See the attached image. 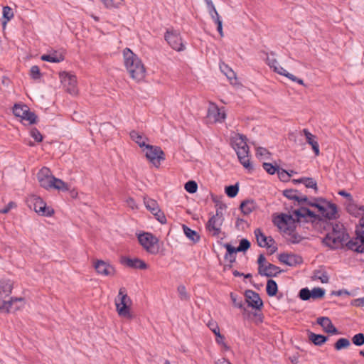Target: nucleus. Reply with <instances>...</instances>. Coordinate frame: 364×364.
<instances>
[{
	"label": "nucleus",
	"mask_w": 364,
	"mask_h": 364,
	"mask_svg": "<svg viewBox=\"0 0 364 364\" xmlns=\"http://www.w3.org/2000/svg\"><path fill=\"white\" fill-rule=\"evenodd\" d=\"M257 208V204L255 201L252 199H246L241 202L240 205V209L241 212L245 215H248L252 212H253Z\"/></svg>",
	"instance_id": "cd10ccee"
},
{
	"label": "nucleus",
	"mask_w": 364,
	"mask_h": 364,
	"mask_svg": "<svg viewBox=\"0 0 364 364\" xmlns=\"http://www.w3.org/2000/svg\"><path fill=\"white\" fill-rule=\"evenodd\" d=\"M178 296L182 301H188L190 299V296L186 291V288L184 285H179L178 287Z\"/></svg>",
	"instance_id": "09e8293b"
},
{
	"label": "nucleus",
	"mask_w": 364,
	"mask_h": 364,
	"mask_svg": "<svg viewBox=\"0 0 364 364\" xmlns=\"http://www.w3.org/2000/svg\"><path fill=\"white\" fill-rule=\"evenodd\" d=\"M61 82L63 84L66 91L71 94L75 95L77 93V77L75 75L63 71L60 73Z\"/></svg>",
	"instance_id": "ddd939ff"
},
{
	"label": "nucleus",
	"mask_w": 364,
	"mask_h": 364,
	"mask_svg": "<svg viewBox=\"0 0 364 364\" xmlns=\"http://www.w3.org/2000/svg\"><path fill=\"white\" fill-rule=\"evenodd\" d=\"M93 267L97 273L105 277H112L115 274V268L109 263L102 259H96L93 262Z\"/></svg>",
	"instance_id": "4468645a"
},
{
	"label": "nucleus",
	"mask_w": 364,
	"mask_h": 364,
	"mask_svg": "<svg viewBox=\"0 0 364 364\" xmlns=\"http://www.w3.org/2000/svg\"><path fill=\"white\" fill-rule=\"evenodd\" d=\"M262 166L264 169L271 175L274 174L275 173H277L279 167L277 165H273L271 163H267L264 162L262 164Z\"/></svg>",
	"instance_id": "603ef678"
},
{
	"label": "nucleus",
	"mask_w": 364,
	"mask_h": 364,
	"mask_svg": "<svg viewBox=\"0 0 364 364\" xmlns=\"http://www.w3.org/2000/svg\"><path fill=\"white\" fill-rule=\"evenodd\" d=\"M224 221V218H218L216 216H212L206 224V228L208 231L211 232V228L220 227Z\"/></svg>",
	"instance_id": "ea45409f"
},
{
	"label": "nucleus",
	"mask_w": 364,
	"mask_h": 364,
	"mask_svg": "<svg viewBox=\"0 0 364 364\" xmlns=\"http://www.w3.org/2000/svg\"><path fill=\"white\" fill-rule=\"evenodd\" d=\"M250 151H237V156L240 163L246 168L249 172L254 170L253 165L249 159Z\"/></svg>",
	"instance_id": "b1692460"
},
{
	"label": "nucleus",
	"mask_w": 364,
	"mask_h": 364,
	"mask_svg": "<svg viewBox=\"0 0 364 364\" xmlns=\"http://www.w3.org/2000/svg\"><path fill=\"white\" fill-rule=\"evenodd\" d=\"M311 201L306 196L301 193V190H297V205H306L316 208L318 213L325 218L329 220H336L339 218L338 213V206L326 198L322 197L312 198Z\"/></svg>",
	"instance_id": "f03ea898"
},
{
	"label": "nucleus",
	"mask_w": 364,
	"mask_h": 364,
	"mask_svg": "<svg viewBox=\"0 0 364 364\" xmlns=\"http://www.w3.org/2000/svg\"><path fill=\"white\" fill-rule=\"evenodd\" d=\"M283 272L284 270L281 269L280 267L268 262L265 267H264L262 271L259 272L258 274L261 276L271 278L277 277Z\"/></svg>",
	"instance_id": "4be33fe9"
},
{
	"label": "nucleus",
	"mask_w": 364,
	"mask_h": 364,
	"mask_svg": "<svg viewBox=\"0 0 364 364\" xmlns=\"http://www.w3.org/2000/svg\"><path fill=\"white\" fill-rule=\"evenodd\" d=\"M257 264H258V272L262 271V269L265 267V266L267 265V262H266V258L264 257V255L263 254H260L259 256H258V258H257Z\"/></svg>",
	"instance_id": "e2e57ef3"
},
{
	"label": "nucleus",
	"mask_w": 364,
	"mask_h": 364,
	"mask_svg": "<svg viewBox=\"0 0 364 364\" xmlns=\"http://www.w3.org/2000/svg\"><path fill=\"white\" fill-rule=\"evenodd\" d=\"M17 205L14 201H10L4 208L0 210V213L6 214L8 213L12 208H16Z\"/></svg>",
	"instance_id": "0e129e2a"
},
{
	"label": "nucleus",
	"mask_w": 364,
	"mask_h": 364,
	"mask_svg": "<svg viewBox=\"0 0 364 364\" xmlns=\"http://www.w3.org/2000/svg\"><path fill=\"white\" fill-rule=\"evenodd\" d=\"M119 301L115 300L116 309L119 316L132 319L134 316L130 312V306L132 305V300L127 295L126 289L122 287L119 291Z\"/></svg>",
	"instance_id": "39448f33"
},
{
	"label": "nucleus",
	"mask_w": 364,
	"mask_h": 364,
	"mask_svg": "<svg viewBox=\"0 0 364 364\" xmlns=\"http://www.w3.org/2000/svg\"><path fill=\"white\" fill-rule=\"evenodd\" d=\"M309 341L316 346H321L328 340V336L322 334H317L308 331Z\"/></svg>",
	"instance_id": "a878e982"
},
{
	"label": "nucleus",
	"mask_w": 364,
	"mask_h": 364,
	"mask_svg": "<svg viewBox=\"0 0 364 364\" xmlns=\"http://www.w3.org/2000/svg\"><path fill=\"white\" fill-rule=\"evenodd\" d=\"M144 203L145 207L149 211L155 208H157V205H159V204L156 200H154L149 197L144 198Z\"/></svg>",
	"instance_id": "5fc2aeb1"
},
{
	"label": "nucleus",
	"mask_w": 364,
	"mask_h": 364,
	"mask_svg": "<svg viewBox=\"0 0 364 364\" xmlns=\"http://www.w3.org/2000/svg\"><path fill=\"white\" fill-rule=\"evenodd\" d=\"M266 291H267V294L269 296L272 297V296H274L277 295V294L278 292V286H277V282L274 280H273L272 279H269L267 280Z\"/></svg>",
	"instance_id": "e433bc0d"
},
{
	"label": "nucleus",
	"mask_w": 364,
	"mask_h": 364,
	"mask_svg": "<svg viewBox=\"0 0 364 364\" xmlns=\"http://www.w3.org/2000/svg\"><path fill=\"white\" fill-rule=\"evenodd\" d=\"M220 70L226 75L232 85L237 83V77L235 73L225 63L220 64Z\"/></svg>",
	"instance_id": "7c9ffc66"
},
{
	"label": "nucleus",
	"mask_w": 364,
	"mask_h": 364,
	"mask_svg": "<svg viewBox=\"0 0 364 364\" xmlns=\"http://www.w3.org/2000/svg\"><path fill=\"white\" fill-rule=\"evenodd\" d=\"M124 66L130 77L139 82L145 77L146 69L141 59L129 48L123 50Z\"/></svg>",
	"instance_id": "7ed1b4c3"
},
{
	"label": "nucleus",
	"mask_w": 364,
	"mask_h": 364,
	"mask_svg": "<svg viewBox=\"0 0 364 364\" xmlns=\"http://www.w3.org/2000/svg\"><path fill=\"white\" fill-rule=\"evenodd\" d=\"M11 302L7 301H0V311H4L9 313L11 309Z\"/></svg>",
	"instance_id": "338daca9"
},
{
	"label": "nucleus",
	"mask_w": 364,
	"mask_h": 364,
	"mask_svg": "<svg viewBox=\"0 0 364 364\" xmlns=\"http://www.w3.org/2000/svg\"><path fill=\"white\" fill-rule=\"evenodd\" d=\"M352 342L356 346L364 345V333H359L354 335L352 338Z\"/></svg>",
	"instance_id": "6e6d98bb"
},
{
	"label": "nucleus",
	"mask_w": 364,
	"mask_h": 364,
	"mask_svg": "<svg viewBox=\"0 0 364 364\" xmlns=\"http://www.w3.org/2000/svg\"><path fill=\"white\" fill-rule=\"evenodd\" d=\"M220 245L222 242H219ZM223 246L226 249L227 252L224 257L225 260H228L230 263H234L236 260V253L238 252L235 247L229 243L223 244Z\"/></svg>",
	"instance_id": "c756f323"
},
{
	"label": "nucleus",
	"mask_w": 364,
	"mask_h": 364,
	"mask_svg": "<svg viewBox=\"0 0 364 364\" xmlns=\"http://www.w3.org/2000/svg\"><path fill=\"white\" fill-rule=\"evenodd\" d=\"M30 76L33 80H38L41 77L40 68L38 65H33L30 70Z\"/></svg>",
	"instance_id": "4d7b16f0"
},
{
	"label": "nucleus",
	"mask_w": 364,
	"mask_h": 364,
	"mask_svg": "<svg viewBox=\"0 0 364 364\" xmlns=\"http://www.w3.org/2000/svg\"><path fill=\"white\" fill-rule=\"evenodd\" d=\"M316 323L323 328L325 333L331 335H338L340 333L338 328L333 324L331 320L328 317H318Z\"/></svg>",
	"instance_id": "dca6fc26"
},
{
	"label": "nucleus",
	"mask_w": 364,
	"mask_h": 364,
	"mask_svg": "<svg viewBox=\"0 0 364 364\" xmlns=\"http://www.w3.org/2000/svg\"><path fill=\"white\" fill-rule=\"evenodd\" d=\"M27 106L26 105H18L16 104L13 107V113L14 114L22 119L25 109H27Z\"/></svg>",
	"instance_id": "a18cd8bd"
},
{
	"label": "nucleus",
	"mask_w": 364,
	"mask_h": 364,
	"mask_svg": "<svg viewBox=\"0 0 364 364\" xmlns=\"http://www.w3.org/2000/svg\"><path fill=\"white\" fill-rule=\"evenodd\" d=\"M283 195L292 200L294 205H296V190L286 189L283 191Z\"/></svg>",
	"instance_id": "13d9d810"
},
{
	"label": "nucleus",
	"mask_w": 364,
	"mask_h": 364,
	"mask_svg": "<svg viewBox=\"0 0 364 364\" xmlns=\"http://www.w3.org/2000/svg\"><path fill=\"white\" fill-rule=\"evenodd\" d=\"M144 151L147 159L156 167H159L161 161L165 160V154L159 146L147 144Z\"/></svg>",
	"instance_id": "9d476101"
},
{
	"label": "nucleus",
	"mask_w": 364,
	"mask_h": 364,
	"mask_svg": "<svg viewBox=\"0 0 364 364\" xmlns=\"http://www.w3.org/2000/svg\"><path fill=\"white\" fill-rule=\"evenodd\" d=\"M239 192V183L225 186V193L230 198H235Z\"/></svg>",
	"instance_id": "37998d69"
},
{
	"label": "nucleus",
	"mask_w": 364,
	"mask_h": 364,
	"mask_svg": "<svg viewBox=\"0 0 364 364\" xmlns=\"http://www.w3.org/2000/svg\"><path fill=\"white\" fill-rule=\"evenodd\" d=\"M37 115L30 110L28 107L25 109L24 114L21 119L28 121L30 124H34L37 122Z\"/></svg>",
	"instance_id": "a19ab883"
},
{
	"label": "nucleus",
	"mask_w": 364,
	"mask_h": 364,
	"mask_svg": "<svg viewBox=\"0 0 364 364\" xmlns=\"http://www.w3.org/2000/svg\"><path fill=\"white\" fill-rule=\"evenodd\" d=\"M130 137L131 139L135 141L138 145L142 148L147 145L145 142V140H147L148 139L146 137H144L142 135H141L138 132L136 131H132L130 132Z\"/></svg>",
	"instance_id": "4c0bfd02"
},
{
	"label": "nucleus",
	"mask_w": 364,
	"mask_h": 364,
	"mask_svg": "<svg viewBox=\"0 0 364 364\" xmlns=\"http://www.w3.org/2000/svg\"><path fill=\"white\" fill-rule=\"evenodd\" d=\"M254 233L257 245L261 247H264L269 242L275 243L274 240L271 236L267 237L259 228L255 229Z\"/></svg>",
	"instance_id": "393cba45"
},
{
	"label": "nucleus",
	"mask_w": 364,
	"mask_h": 364,
	"mask_svg": "<svg viewBox=\"0 0 364 364\" xmlns=\"http://www.w3.org/2000/svg\"><path fill=\"white\" fill-rule=\"evenodd\" d=\"M230 296L234 306L241 309H242L245 311L246 310L245 308H244L243 306V302L241 297L238 298L237 295L232 292L230 293Z\"/></svg>",
	"instance_id": "49530a36"
},
{
	"label": "nucleus",
	"mask_w": 364,
	"mask_h": 364,
	"mask_svg": "<svg viewBox=\"0 0 364 364\" xmlns=\"http://www.w3.org/2000/svg\"><path fill=\"white\" fill-rule=\"evenodd\" d=\"M245 301L249 307L260 311L263 307V301L258 293L248 289L245 292Z\"/></svg>",
	"instance_id": "2eb2a0df"
},
{
	"label": "nucleus",
	"mask_w": 364,
	"mask_h": 364,
	"mask_svg": "<svg viewBox=\"0 0 364 364\" xmlns=\"http://www.w3.org/2000/svg\"><path fill=\"white\" fill-rule=\"evenodd\" d=\"M304 185L307 188H313L317 190V183L316 180L311 177H301L297 178V186Z\"/></svg>",
	"instance_id": "473e14b6"
},
{
	"label": "nucleus",
	"mask_w": 364,
	"mask_h": 364,
	"mask_svg": "<svg viewBox=\"0 0 364 364\" xmlns=\"http://www.w3.org/2000/svg\"><path fill=\"white\" fill-rule=\"evenodd\" d=\"M30 134L36 142H41L43 139V135L37 128H32L31 129Z\"/></svg>",
	"instance_id": "bf43d9fd"
},
{
	"label": "nucleus",
	"mask_w": 364,
	"mask_h": 364,
	"mask_svg": "<svg viewBox=\"0 0 364 364\" xmlns=\"http://www.w3.org/2000/svg\"><path fill=\"white\" fill-rule=\"evenodd\" d=\"M323 218L324 217L321 213L316 214L307 207L301 205L297 208V223L304 221L318 225L323 221Z\"/></svg>",
	"instance_id": "1a4fd4ad"
},
{
	"label": "nucleus",
	"mask_w": 364,
	"mask_h": 364,
	"mask_svg": "<svg viewBox=\"0 0 364 364\" xmlns=\"http://www.w3.org/2000/svg\"><path fill=\"white\" fill-rule=\"evenodd\" d=\"M184 188L189 193H195L198 190V184L195 181L190 180L185 183Z\"/></svg>",
	"instance_id": "de8ad7c7"
},
{
	"label": "nucleus",
	"mask_w": 364,
	"mask_h": 364,
	"mask_svg": "<svg viewBox=\"0 0 364 364\" xmlns=\"http://www.w3.org/2000/svg\"><path fill=\"white\" fill-rule=\"evenodd\" d=\"M183 230L185 235L194 243H197L200 241V237L199 234L196 231L188 226L183 225Z\"/></svg>",
	"instance_id": "f704fd0d"
},
{
	"label": "nucleus",
	"mask_w": 364,
	"mask_h": 364,
	"mask_svg": "<svg viewBox=\"0 0 364 364\" xmlns=\"http://www.w3.org/2000/svg\"><path fill=\"white\" fill-rule=\"evenodd\" d=\"M355 237L350 239L348 232H338L336 235L326 234L323 244L331 250H336L346 246L348 250L356 253H364V230L356 229Z\"/></svg>",
	"instance_id": "f257e3e1"
},
{
	"label": "nucleus",
	"mask_w": 364,
	"mask_h": 364,
	"mask_svg": "<svg viewBox=\"0 0 364 364\" xmlns=\"http://www.w3.org/2000/svg\"><path fill=\"white\" fill-rule=\"evenodd\" d=\"M14 17V12L12 9L8 6L3 7V18L4 21L2 22L3 26L4 27L6 23Z\"/></svg>",
	"instance_id": "c03bdc74"
},
{
	"label": "nucleus",
	"mask_w": 364,
	"mask_h": 364,
	"mask_svg": "<svg viewBox=\"0 0 364 364\" xmlns=\"http://www.w3.org/2000/svg\"><path fill=\"white\" fill-rule=\"evenodd\" d=\"M250 242L247 239L243 238L240 241L239 246L235 247V249L237 250V252H245L250 249Z\"/></svg>",
	"instance_id": "8fccbe9b"
},
{
	"label": "nucleus",
	"mask_w": 364,
	"mask_h": 364,
	"mask_svg": "<svg viewBox=\"0 0 364 364\" xmlns=\"http://www.w3.org/2000/svg\"><path fill=\"white\" fill-rule=\"evenodd\" d=\"M50 172L49 168L44 167L38 173L40 186L46 189L51 188V183L54 176L50 174Z\"/></svg>",
	"instance_id": "f3484780"
},
{
	"label": "nucleus",
	"mask_w": 364,
	"mask_h": 364,
	"mask_svg": "<svg viewBox=\"0 0 364 364\" xmlns=\"http://www.w3.org/2000/svg\"><path fill=\"white\" fill-rule=\"evenodd\" d=\"M13 284L9 279H1L0 281V295L4 294L6 296L11 293Z\"/></svg>",
	"instance_id": "c9c22d12"
},
{
	"label": "nucleus",
	"mask_w": 364,
	"mask_h": 364,
	"mask_svg": "<svg viewBox=\"0 0 364 364\" xmlns=\"http://www.w3.org/2000/svg\"><path fill=\"white\" fill-rule=\"evenodd\" d=\"M51 188L56 189L61 191H69L68 185L65 183L63 180L57 178L55 176L53 178V183H51Z\"/></svg>",
	"instance_id": "58836bf2"
},
{
	"label": "nucleus",
	"mask_w": 364,
	"mask_h": 364,
	"mask_svg": "<svg viewBox=\"0 0 364 364\" xmlns=\"http://www.w3.org/2000/svg\"><path fill=\"white\" fill-rule=\"evenodd\" d=\"M267 64L269 65V66L270 68H273L275 72H277V73H279V74H280L282 75L287 77L288 78H289L292 81H296V76L295 75H292L291 73H289L282 67L277 65L278 64V63H277L276 59H274L273 58H271L269 57H267Z\"/></svg>",
	"instance_id": "5701e85b"
},
{
	"label": "nucleus",
	"mask_w": 364,
	"mask_h": 364,
	"mask_svg": "<svg viewBox=\"0 0 364 364\" xmlns=\"http://www.w3.org/2000/svg\"><path fill=\"white\" fill-rule=\"evenodd\" d=\"M278 259L289 266L296 265V255L294 254L281 253L279 255Z\"/></svg>",
	"instance_id": "72a5a7b5"
},
{
	"label": "nucleus",
	"mask_w": 364,
	"mask_h": 364,
	"mask_svg": "<svg viewBox=\"0 0 364 364\" xmlns=\"http://www.w3.org/2000/svg\"><path fill=\"white\" fill-rule=\"evenodd\" d=\"M107 9L119 8L120 4L117 0H100Z\"/></svg>",
	"instance_id": "680f3d73"
},
{
	"label": "nucleus",
	"mask_w": 364,
	"mask_h": 364,
	"mask_svg": "<svg viewBox=\"0 0 364 364\" xmlns=\"http://www.w3.org/2000/svg\"><path fill=\"white\" fill-rule=\"evenodd\" d=\"M233 148L236 151V154L237 153V151H242L243 149L245 151H250L249 146L245 141L235 140L234 142Z\"/></svg>",
	"instance_id": "864d4df0"
},
{
	"label": "nucleus",
	"mask_w": 364,
	"mask_h": 364,
	"mask_svg": "<svg viewBox=\"0 0 364 364\" xmlns=\"http://www.w3.org/2000/svg\"><path fill=\"white\" fill-rule=\"evenodd\" d=\"M208 326L215 334L216 343L223 346L225 350H229L230 347L225 343V336L220 333L218 323L215 321H210L208 323Z\"/></svg>",
	"instance_id": "412c9836"
},
{
	"label": "nucleus",
	"mask_w": 364,
	"mask_h": 364,
	"mask_svg": "<svg viewBox=\"0 0 364 364\" xmlns=\"http://www.w3.org/2000/svg\"><path fill=\"white\" fill-rule=\"evenodd\" d=\"M213 201L216 203L217 207L216 214L214 216H216V218H224L223 210L227 208V205L220 201L215 200L214 198Z\"/></svg>",
	"instance_id": "3c124183"
},
{
	"label": "nucleus",
	"mask_w": 364,
	"mask_h": 364,
	"mask_svg": "<svg viewBox=\"0 0 364 364\" xmlns=\"http://www.w3.org/2000/svg\"><path fill=\"white\" fill-rule=\"evenodd\" d=\"M311 278L313 280H320L322 283H328L329 282L328 274L322 267L314 271Z\"/></svg>",
	"instance_id": "2f4dec72"
},
{
	"label": "nucleus",
	"mask_w": 364,
	"mask_h": 364,
	"mask_svg": "<svg viewBox=\"0 0 364 364\" xmlns=\"http://www.w3.org/2000/svg\"><path fill=\"white\" fill-rule=\"evenodd\" d=\"M154 217L160 223H166V218L164 215V213L161 210L159 211V213H156V214H154Z\"/></svg>",
	"instance_id": "69168bd1"
},
{
	"label": "nucleus",
	"mask_w": 364,
	"mask_h": 364,
	"mask_svg": "<svg viewBox=\"0 0 364 364\" xmlns=\"http://www.w3.org/2000/svg\"><path fill=\"white\" fill-rule=\"evenodd\" d=\"M326 290L321 287H314L310 290L308 287L300 289L298 296L303 301L319 300L325 296Z\"/></svg>",
	"instance_id": "9b49d317"
},
{
	"label": "nucleus",
	"mask_w": 364,
	"mask_h": 364,
	"mask_svg": "<svg viewBox=\"0 0 364 364\" xmlns=\"http://www.w3.org/2000/svg\"><path fill=\"white\" fill-rule=\"evenodd\" d=\"M350 346V341L346 338H340L333 345L334 348L336 350H341L343 349L348 348Z\"/></svg>",
	"instance_id": "79ce46f5"
},
{
	"label": "nucleus",
	"mask_w": 364,
	"mask_h": 364,
	"mask_svg": "<svg viewBox=\"0 0 364 364\" xmlns=\"http://www.w3.org/2000/svg\"><path fill=\"white\" fill-rule=\"evenodd\" d=\"M41 59L43 61H47L50 63H60L64 60L65 57L63 53L54 50L50 54H43L41 55Z\"/></svg>",
	"instance_id": "c85d7f7f"
},
{
	"label": "nucleus",
	"mask_w": 364,
	"mask_h": 364,
	"mask_svg": "<svg viewBox=\"0 0 364 364\" xmlns=\"http://www.w3.org/2000/svg\"><path fill=\"white\" fill-rule=\"evenodd\" d=\"M278 177L282 181H288L291 176V173L284 169L279 168L277 171Z\"/></svg>",
	"instance_id": "052dcab7"
},
{
	"label": "nucleus",
	"mask_w": 364,
	"mask_h": 364,
	"mask_svg": "<svg viewBox=\"0 0 364 364\" xmlns=\"http://www.w3.org/2000/svg\"><path fill=\"white\" fill-rule=\"evenodd\" d=\"M289 214L281 213L273 218V223L280 230H283L285 233L291 236V242L296 243V219L293 216H296V209L293 205H290V211Z\"/></svg>",
	"instance_id": "20e7f679"
},
{
	"label": "nucleus",
	"mask_w": 364,
	"mask_h": 364,
	"mask_svg": "<svg viewBox=\"0 0 364 364\" xmlns=\"http://www.w3.org/2000/svg\"><path fill=\"white\" fill-rule=\"evenodd\" d=\"M350 304L356 307L364 306V297L352 300Z\"/></svg>",
	"instance_id": "774afa93"
},
{
	"label": "nucleus",
	"mask_w": 364,
	"mask_h": 364,
	"mask_svg": "<svg viewBox=\"0 0 364 364\" xmlns=\"http://www.w3.org/2000/svg\"><path fill=\"white\" fill-rule=\"evenodd\" d=\"M346 211L355 218H360V220L364 219V205L358 206L355 200L347 203L346 205Z\"/></svg>",
	"instance_id": "6ab92c4d"
},
{
	"label": "nucleus",
	"mask_w": 364,
	"mask_h": 364,
	"mask_svg": "<svg viewBox=\"0 0 364 364\" xmlns=\"http://www.w3.org/2000/svg\"><path fill=\"white\" fill-rule=\"evenodd\" d=\"M330 220L329 219L323 218V221H321L318 224L319 227L323 228V230H331V232H328L327 234L336 235L338 232H348L344 228H341L339 224H333Z\"/></svg>",
	"instance_id": "a211bd4d"
},
{
	"label": "nucleus",
	"mask_w": 364,
	"mask_h": 364,
	"mask_svg": "<svg viewBox=\"0 0 364 364\" xmlns=\"http://www.w3.org/2000/svg\"><path fill=\"white\" fill-rule=\"evenodd\" d=\"M119 301L115 300L116 309L119 316L132 319L134 316L130 312V306L132 305V300L127 295L126 289L122 287L119 291Z\"/></svg>",
	"instance_id": "423d86ee"
},
{
	"label": "nucleus",
	"mask_w": 364,
	"mask_h": 364,
	"mask_svg": "<svg viewBox=\"0 0 364 364\" xmlns=\"http://www.w3.org/2000/svg\"><path fill=\"white\" fill-rule=\"evenodd\" d=\"M121 262L133 269H146L148 268L147 264L139 258L131 259L127 257H122L121 258Z\"/></svg>",
	"instance_id": "aec40b11"
},
{
	"label": "nucleus",
	"mask_w": 364,
	"mask_h": 364,
	"mask_svg": "<svg viewBox=\"0 0 364 364\" xmlns=\"http://www.w3.org/2000/svg\"><path fill=\"white\" fill-rule=\"evenodd\" d=\"M138 241L149 254L157 255L159 252V240L151 232H144L138 235Z\"/></svg>",
	"instance_id": "0eeeda50"
},
{
	"label": "nucleus",
	"mask_w": 364,
	"mask_h": 364,
	"mask_svg": "<svg viewBox=\"0 0 364 364\" xmlns=\"http://www.w3.org/2000/svg\"><path fill=\"white\" fill-rule=\"evenodd\" d=\"M302 132L306 137V142L311 146L315 155L318 156L320 154L319 145L315 140L316 136L310 133L306 129H304Z\"/></svg>",
	"instance_id": "bb28decb"
},
{
	"label": "nucleus",
	"mask_w": 364,
	"mask_h": 364,
	"mask_svg": "<svg viewBox=\"0 0 364 364\" xmlns=\"http://www.w3.org/2000/svg\"><path fill=\"white\" fill-rule=\"evenodd\" d=\"M28 206L33 208L35 212L42 216H52L54 214V210L48 207L46 203L39 196L33 195L27 200Z\"/></svg>",
	"instance_id": "6e6552de"
},
{
	"label": "nucleus",
	"mask_w": 364,
	"mask_h": 364,
	"mask_svg": "<svg viewBox=\"0 0 364 364\" xmlns=\"http://www.w3.org/2000/svg\"><path fill=\"white\" fill-rule=\"evenodd\" d=\"M164 38L173 49L177 51L184 50L185 47L182 42V38L177 31L167 29L164 35Z\"/></svg>",
	"instance_id": "f8f14e48"
}]
</instances>
